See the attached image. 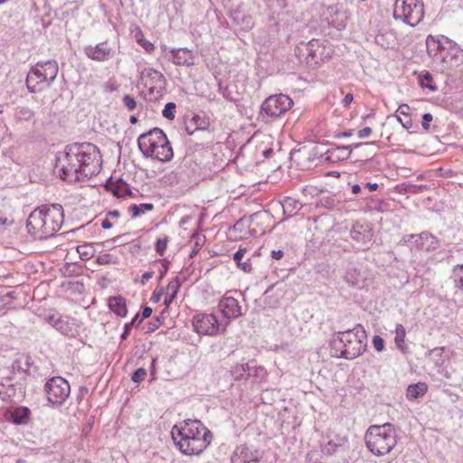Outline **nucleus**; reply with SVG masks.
<instances>
[{
  "instance_id": "63",
  "label": "nucleus",
  "mask_w": 463,
  "mask_h": 463,
  "mask_svg": "<svg viewBox=\"0 0 463 463\" xmlns=\"http://www.w3.org/2000/svg\"><path fill=\"white\" fill-rule=\"evenodd\" d=\"M101 227L105 230L110 229L112 227L111 222L109 220V218H105L101 222Z\"/></svg>"
},
{
  "instance_id": "13",
  "label": "nucleus",
  "mask_w": 463,
  "mask_h": 463,
  "mask_svg": "<svg viewBox=\"0 0 463 463\" xmlns=\"http://www.w3.org/2000/svg\"><path fill=\"white\" fill-rule=\"evenodd\" d=\"M192 323L194 331L200 335H215L219 331L218 319L213 314H197Z\"/></svg>"
},
{
  "instance_id": "42",
  "label": "nucleus",
  "mask_w": 463,
  "mask_h": 463,
  "mask_svg": "<svg viewBox=\"0 0 463 463\" xmlns=\"http://www.w3.org/2000/svg\"><path fill=\"white\" fill-rule=\"evenodd\" d=\"M168 238L165 236V238H160L156 242V250L160 255L163 256L167 248Z\"/></svg>"
},
{
  "instance_id": "30",
  "label": "nucleus",
  "mask_w": 463,
  "mask_h": 463,
  "mask_svg": "<svg viewBox=\"0 0 463 463\" xmlns=\"http://www.w3.org/2000/svg\"><path fill=\"white\" fill-rule=\"evenodd\" d=\"M427 392V383L419 382L417 383L410 384L408 386L406 396L409 400H415L425 395Z\"/></svg>"
},
{
  "instance_id": "54",
  "label": "nucleus",
  "mask_w": 463,
  "mask_h": 463,
  "mask_svg": "<svg viewBox=\"0 0 463 463\" xmlns=\"http://www.w3.org/2000/svg\"><path fill=\"white\" fill-rule=\"evenodd\" d=\"M134 326V321H130L129 323H127L124 327V332L121 335V339L125 340L129 335L131 327Z\"/></svg>"
},
{
  "instance_id": "16",
  "label": "nucleus",
  "mask_w": 463,
  "mask_h": 463,
  "mask_svg": "<svg viewBox=\"0 0 463 463\" xmlns=\"http://www.w3.org/2000/svg\"><path fill=\"white\" fill-rule=\"evenodd\" d=\"M448 67L458 66L463 61V50L452 40L445 41V47L440 57Z\"/></svg>"
},
{
  "instance_id": "51",
  "label": "nucleus",
  "mask_w": 463,
  "mask_h": 463,
  "mask_svg": "<svg viewBox=\"0 0 463 463\" xmlns=\"http://www.w3.org/2000/svg\"><path fill=\"white\" fill-rule=\"evenodd\" d=\"M411 108L407 104H402L399 106L396 113L404 116L405 118L410 117Z\"/></svg>"
},
{
  "instance_id": "45",
  "label": "nucleus",
  "mask_w": 463,
  "mask_h": 463,
  "mask_svg": "<svg viewBox=\"0 0 463 463\" xmlns=\"http://www.w3.org/2000/svg\"><path fill=\"white\" fill-rule=\"evenodd\" d=\"M146 375V370L145 368L141 367V368L137 369L133 373V374L131 376V380L134 383H138L142 382L145 379Z\"/></svg>"
},
{
  "instance_id": "24",
  "label": "nucleus",
  "mask_w": 463,
  "mask_h": 463,
  "mask_svg": "<svg viewBox=\"0 0 463 463\" xmlns=\"http://www.w3.org/2000/svg\"><path fill=\"white\" fill-rule=\"evenodd\" d=\"M57 331L68 337H76L79 335V326L74 318L61 317L58 323Z\"/></svg>"
},
{
  "instance_id": "61",
  "label": "nucleus",
  "mask_w": 463,
  "mask_h": 463,
  "mask_svg": "<svg viewBox=\"0 0 463 463\" xmlns=\"http://www.w3.org/2000/svg\"><path fill=\"white\" fill-rule=\"evenodd\" d=\"M243 225H244V220L243 219H240L238 222H236L233 225V231H239V232H242V228H243Z\"/></svg>"
},
{
  "instance_id": "25",
  "label": "nucleus",
  "mask_w": 463,
  "mask_h": 463,
  "mask_svg": "<svg viewBox=\"0 0 463 463\" xmlns=\"http://www.w3.org/2000/svg\"><path fill=\"white\" fill-rule=\"evenodd\" d=\"M356 149V160H368L376 154L377 145L376 142H361L354 146Z\"/></svg>"
},
{
  "instance_id": "41",
  "label": "nucleus",
  "mask_w": 463,
  "mask_h": 463,
  "mask_svg": "<svg viewBox=\"0 0 463 463\" xmlns=\"http://www.w3.org/2000/svg\"><path fill=\"white\" fill-rule=\"evenodd\" d=\"M175 104L173 102H168L165 104L164 109H163V116L167 119H174L175 118Z\"/></svg>"
},
{
  "instance_id": "17",
  "label": "nucleus",
  "mask_w": 463,
  "mask_h": 463,
  "mask_svg": "<svg viewBox=\"0 0 463 463\" xmlns=\"http://www.w3.org/2000/svg\"><path fill=\"white\" fill-rule=\"evenodd\" d=\"M218 307L223 317L237 318L242 315L239 301L233 297L223 296L218 304Z\"/></svg>"
},
{
  "instance_id": "47",
  "label": "nucleus",
  "mask_w": 463,
  "mask_h": 463,
  "mask_svg": "<svg viewBox=\"0 0 463 463\" xmlns=\"http://www.w3.org/2000/svg\"><path fill=\"white\" fill-rule=\"evenodd\" d=\"M373 345L377 352H382L384 349V340L380 335L373 336Z\"/></svg>"
},
{
  "instance_id": "62",
  "label": "nucleus",
  "mask_w": 463,
  "mask_h": 463,
  "mask_svg": "<svg viewBox=\"0 0 463 463\" xmlns=\"http://www.w3.org/2000/svg\"><path fill=\"white\" fill-rule=\"evenodd\" d=\"M175 296L167 293V296L165 297V308H168V307L171 305V303L173 302V300L175 299Z\"/></svg>"
},
{
  "instance_id": "14",
  "label": "nucleus",
  "mask_w": 463,
  "mask_h": 463,
  "mask_svg": "<svg viewBox=\"0 0 463 463\" xmlns=\"http://www.w3.org/2000/svg\"><path fill=\"white\" fill-rule=\"evenodd\" d=\"M324 15L328 24L339 31L346 27L350 18L349 11L340 4L327 6Z\"/></svg>"
},
{
  "instance_id": "57",
  "label": "nucleus",
  "mask_w": 463,
  "mask_h": 463,
  "mask_svg": "<svg viewBox=\"0 0 463 463\" xmlns=\"http://www.w3.org/2000/svg\"><path fill=\"white\" fill-rule=\"evenodd\" d=\"M153 276H154V272L153 271H146V272H145L142 275L141 283L143 285H145L150 279L153 278Z\"/></svg>"
},
{
  "instance_id": "26",
  "label": "nucleus",
  "mask_w": 463,
  "mask_h": 463,
  "mask_svg": "<svg viewBox=\"0 0 463 463\" xmlns=\"http://www.w3.org/2000/svg\"><path fill=\"white\" fill-rule=\"evenodd\" d=\"M345 282L352 287L362 288L366 279L364 274L355 266H350L344 277Z\"/></svg>"
},
{
  "instance_id": "23",
  "label": "nucleus",
  "mask_w": 463,
  "mask_h": 463,
  "mask_svg": "<svg viewBox=\"0 0 463 463\" xmlns=\"http://www.w3.org/2000/svg\"><path fill=\"white\" fill-rule=\"evenodd\" d=\"M169 61L178 66H191L194 64V56L193 52L187 48H177L170 50Z\"/></svg>"
},
{
  "instance_id": "40",
  "label": "nucleus",
  "mask_w": 463,
  "mask_h": 463,
  "mask_svg": "<svg viewBox=\"0 0 463 463\" xmlns=\"http://www.w3.org/2000/svg\"><path fill=\"white\" fill-rule=\"evenodd\" d=\"M432 80H433V76L429 71H426L425 73L420 75L419 78L420 85L422 88L429 89L431 91H436L438 90L437 86L430 83Z\"/></svg>"
},
{
  "instance_id": "9",
  "label": "nucleus",
  "mask_w": 463,
  "mask_h": 463,
  "mask_svg": "<svg viewBox=\"0 0 463 463\" xmlns=\"http://www.w3.org/2000/svg\"><path fill=\"white\" fill-rule=\"evenodd\" d=\"M321 452L326 456L338 458L339 463H350L351 447L349 439L345 435H335L321 448Z\"/></svg>"
},
{
  "instance_id": "15",
  "label": "nucleus",
  "mask_w": 463,
  "mask_h": 463,
  "mask_svg": "<svg viewBox=\"0 0 463 463\" xmlns=\"http://www.w3.org/2000/svg\"><path fill=\"white\" fill-rule=\"evenodd\" d=\"M350 237L357 250H365L373 240V230L369 224L356 222L350 231Z\"/></svg>"
},
{
  "instance_id": "52",
  "label": "nucleus",
  "mask_w": 463,
  "mask_h": 463,
  "mask_svg": "<svg viewBox=\"0 0 463 463\" xmlns=\"http://www.w3.org/2000/svg\"><path fill=\"white\" fill-rule=\"evenodd\" d=\"M168 261L166 260H160V268H159V279H162L163 277L166 274L168 270Z\"/></svg>"
},
{
  "instance_id": "2",
  "label": "nucleus",
  "mask_w": 463,
  "mask_h": 463,
  "mask_svg": "<svg viewBox=\"0 0 463 463\" xmlns=\"http://www.w3.org/2000/svg\"><path fill=\"white\" fill-rule=\"evenodd\" d=\"M171 435L180 452L188 456L203 452L213 439L210 430L199 420H186L180 426L175 425Z\"/></svg>"
},
{
  "instance_id": "31",
  "label": "nucleus",
  "mask_w": 463,
  "mask_h": 463,
  "mask_svg": "<svg viewBox=\"0 0 463 463\" xmlns=\"http://www.w3.org/2000/svg\"><path fill=\"white\" fill-rule=\"evenodd\" d=\"M30 413L27 407H17L11 412L10 420L15 424H25L28 422Z\"/></svg>"
},
{
  "instance_id": "8",
  "label": "nucleus",
  "mask_w": 463,
  "mask_h": 463,
  "mask_svg": "<svg viewBox=\"0 0 463 463\" xmlns=\"http://www.w3.org/2000/svg\"><path fill=\"white\" fill-rule=\"evenodd\" d=\"M393 18L414 27L424 17L423 0H395Z\"/></svg>"
},
{
  "instance_id": "36",
  "label": "nucleus",
  "mask_w": 463,
  "mask_h": 463,
  "mask_svg": "<svg viewBox=\"0 0 463 463\" xmlns=\"http://www.w3.org/2000/svg\"><path fill=\"white\" fill-rule=\"evenodd\" d=\"M135 38L137 43L141 45L146 50V52L150 53L155 50V45L145 38V35L139 27L136 29Z\"/></svg>"
},
{
  "instance_id": "49",
  "label": "nucleus",
  "mask_w": 463,
  "mask_h": 463,
  "mask_svg": "<svg viewBox=\"0 0 463 463\" xmlns=\"http://www.w3.org/2000/svg\"><path fill=\"white\" fill-rule=\"evenodd\" d=\"M397 119L399 122H401V124L402 125V127L406 129H410L412 128L413 126V122H412V119L411 117H407L404 118H402L401 116L397 115Z\"/></svg>"
},
{
  "instance_id": "21",
  "label": "nucleus",
  "mask_w": 463,
  "mask_h": 463,
  "mask_svg": "<svg viewBox=\"0 0 463 463\" xmlns=\"http://www.w3.org/2000/svg\"><path fill=\"white\" fill-rule=\"evenodd\" d=\"M352 152L351 146H332L322 155V157L324 161L337 163L349 158Z\"/></svg>"
},
{
  "instance_id": "50",
  "label": "nucleus",
  "mask_w": 463,
  "mask_h": 463,
  "mask_svg": "<svg viewBox=\"0 0 463 463\" xmlns=\"http://www.w3.org/2000/svg\"><path fill=\"white\" fill-rule=\"evenodd\" d=\"M433 117L430 113H425L422 116L421 126L425 130L430 129V123L432 121Z\"/></svg>"
},
{
  "instance_id": "28",
  "label": "nucleus",
  "mask_w": 463,
  "mask_h": 463,
  "mask_svg": "<svg viewBox=\"0 0 463 463\" xmlns=\"http://www.w3.org/2000/svg\"><path fill=\"white\" fill-rule=\"evenodd\" d=\"M109 307L110 310L113 311L118 317H124L128 313L126 301L120 296L110 298L109 299Z\"/></svg>"
},
{
  "instance_id": "59",
  "label": "nucleus",
  "mask_w": 463,
  "mask_h": 463,
  "mask_svg": "<svg viewBox=\"0 0 463 463\" xmlns=\"http://www.w3.org/2000/svg\"><path fill=\"white\" fill-rule=\"evenodd\" d=\"M378 184L376 183H365L364 184V189H367L369 192L377 190Z\"/></svg>"
},
{
  "instance_id": "6",
  "label": "nucleus",
  "mask_w": 463,
  "mask_h": 463,
  "mask_svg": "<svg viewBox=\"0 0 463 463\" xmlns=\"http://www.w3.org/2000/svg\"><path fill=\"white\" fill-rule=\"evenodd\" d=\"M365 445L369 451L377 456L389 454L397 444V434L391 423L372 425L364 435Z\"/></svg>"
},
{
  "instance_id": "35",
  "label": "nucleus",
  "mask_w": 463,
  "mask_h": 463,
  "mask_svg": "<svg viewBox=\"0 0 463 463\" xmlns=\"http://www.w3.org/2000/svg\"><path fill=\"white\" fill-rule=\"evenodd\" d=\"M451 278L455 288L463 294V264L457 265L453 268Z\"/></svg>"
},
{
  "instance_id": "64",
  "label": "nucleus",
  "mask_w": 463,
  "mask_h": 463,
  "mask_svg": "<svg viewBox=\"0 0 463 463\" xmlns=\"http://www.w3.org/2000/svg\"><path fill=\"white\" fill-rule=\"evenodd\" d=\"M351 188H352V194H358L362 193V186L358 184H353Z\"/></svg>"
},
{
  "instance_id": "4",
  "label": "nucleus",
  "mask_w": 463,
  "mask_h": 463,
  "mask_svg": "<svg viewBox=\"0 0 463 463\" xmlns=\"http://www.w3.org/2000/svg\"><path fill=\"white\" fill-rule=\"evenodd\" d=\"M366 339V331L360 324L353 329L338 332L330 343L331 355L348 360L354 359L365 351Z\"/></svg>"
},
{
  "instance_id": "1",
  "label": "nucleus",
  "mask_w": 463,
  "mask_h": 463,
  "mask_svg": "<svg viewBox=\"0 0 463 463\" xmlns=\"http://www.w3.org/2000/svg\"><path fill=\"white\" fill-rule=\"evenodd\" d=\"M61 177L69 182L84 181L97 175L102 166L101 154L91 143H73L66 146L60 159Z\"/></svg>"
},
{
  "instance_id": "20",
  "label": "nucleus",
  "mask_w": 463,
  "mask_h": 463,
  "mask_svg": "<svg viewBox=\"0 0 463 463\" xmlns=\"http://www.w3.org/2000/svg\"><path fill=\"white\" fill-rule=\"evenodd\" d=\"M261 458V453L259 449H250L246 446H241L236 449L232 456L233 463H250L259 462Z\"/></svg>"
},
{
  "instance_id": "34",
  "label": "nucleus",
  "mask_w": 463,
  "mask_h": 463,
  "mask_svg": "<svg viewBox=\"0 0 463 463\" xmlns=\"http://www.w3.org/2000/svg\"><path fill=\"white\" fill-rule=\"evenodd\" d=\"M306 51L307 52V61H315L317 62V52L321 48V43L317 39H312L307 43L305 44Z\"/></svg>"
},
{
  "instance_id": "39",
  "label": "nucleus",
  "mask_w": 463,
  "mask_h": 463,
  "mask_svg": "<svg viewBox=\"0 0 463 463\" xmlns=\"http://www.w3.org/2000/svg\"><path fill=\"white\" fill-rule=\"evenodd\" d=\"M191 125H194V128L190 130V126L187 125L186 126V131L189 135H192L194 134V132L195 130H203V129H206L207 127L209 126V123L204 120L203 118H201L199 116H194L191 122H190Z\"/></svg>"
},
{
  "instance_id": "18",
  "label": "nucleus",
  "mask_w": 463,
  "mask_h": 463,
  "mask_svg": "<svg viewBox=\"0 0 463 463\" xmlns=\"http://www.w3.org/2000/svg\"><path fill=\"white\" fill-rule=\"evenodd\" d=\"M112 49L106 42L84 47L85 55L95 61L103 62L111 57Z\"/></svg>"
},
{
  "instance_id": "27",
  "label": "nucleus",
  "mask_w": 463,
  "mask_h": 463,
  "mask_svg": "<svg viewBox=\"0 0 463 463\" xmlns=\"http://www.w3.org/2000/svg\"><path fill=\"white\" fill-rule=\"evenodd\" d=\"M108 189L110 190L117 197H127L132 195L129 185L122 179H118L117 182L108 184Z\"/></svg>"
},
{
  "instance_id": "53",
  "label": "nucleus",
  "mask_w": 463,
  "mask_h": 463,
  "mask_svg": "<svg viewBox=\"0 0 463 463\" xmlns=\"http://www.w3.org/2000/svg\"><path fill=\"white\" fill-rule=\"evenodd\" d=\"M372 132L373 129L370 127H365L357 132V136L360 138H365L369 137L372 134Z\"/></svg>"
},
{
  "instance_id": "60",
  "label": "nucleus",
  "mask_w": 463,
  "mask_h": 463,
  "mask_svg": "<svg viewBox=\"0 0 463 463\" xmlns=\"http://www.w3.org/2000/svg\"><path fill=\"white\" fill-rule=\"evenodd\" d=\"M354 99V96L351 94V93H347L344 99H343V104L345 107H347L351 104V102L353 101Z\"/></svg>"
},
{
  "instance_id": "55",
  "label": "nucleus",
  "mask_w": 463,
  "mask_h": 463,
  "mask_svg": "<svg viewBox=\"0 0 463 463\" xmlns=\"http://www.w3.org/2000/svg\"><path fill=\"white\" fill-rule=\"evenodd\" d=\"M111 256L109 254H103L98 257L97 262L99 264H108L110 262Z\"/></svg>"
},
{
  "instance_id": "32",
  "label": "nucleus",
  "mask_w": 463,
  "mask_h": 463,
  "mask_svg": "<svg viewBox=\"0 0 463 463\" xmlns=\"http://www.w3.org/2000/svg\"><path fill=\"white\" fill-rule=\"evenodd\" d=\"M405 337H406L405 327L402 324L396 325L394 343H395L396 347L402 354H406L408 352V347L405 345Z\"/></svg>"
},
{
  "instance_id": "3",
  "label": "nucleus",
  "mask_w": 463,
  "mask_h": 463,
  "mask_svg": "<svg viewBox=\"0 0 463 463\" xmlns=\"http://www.w3.org/2000/svg\"><path fill=\"white\" fill-rule=\"evenodd\" d=\"M63 221L64 213L61 204H43L30 213L26 227L35 239L44 240L59 232Z\"/></svg>"
},
{
  "instance_id": "19",
  "label": "nucleus",
  "mask_w": 463,
  "mask_h": 463,
  "mask_svg": "<svg viewBox=\"0 0 463 463\" xmlns=\"http://www.w3.org/2000/svg\"><path fill=\"white\" fill-rule=\"evenodd\" d=\"M316 156L315 149L302 147L291 154V160L301 168H310L314 165Z\"/></svg>"
},
{
  "instance_id": "43",
  "label": "nucleus",
  "mask_w": 463,
  "mask_h": 463,
  "mask_svg": "<svg viewBox=\"0 0 463 463\" xmlns=\"http://www.w3.org/2000/svg\"><path fill=\"white\" fill-rule=\"evenodd\" d=\"M122 101H123L124 106L129 111H133L137 108V104L136 99L128 94L124 95Z\"/></svg>"
},
{
  "instance_id": "58",
  "label": "nucleus",
  "mask_w": 463,
  "mask_h": 463,
  "mask_svg": "<svg viewBox=\"0 0 463 463\" xmlns=\"http://www.w3.org/2000/svg\"><path fill=\"white\" fill-rule=\"evenodd\" d=\"M271 257L274 259V260H280L283 258L284 256V252L281 250H273L270 253Z\"/></svg>"
},
{
  "instance_id": "44",
  "label": "nucleus",
  "mask_w": 463,
  "mask_h": 463,
  "mask_svg": "<svg viewBox=\"0 0 463 463\" xmlns=\"http://www.w3.org/2000/svg\"><path fill=\"white\" fill-rule=\"evenodd\" d=\"M62 316L58 313L49 314L45 317V321L49 323L52 326H53L56 330L58 327V323L61 321Z\"/></svg>"
},
{
  "instance_id": "38",
  "label": "nucleus",
  "mask_w": 463,
  "mask_h": 463,
  "mask_svg": "<svg viewBox=\"0 0 463 463\" xmlns=\"http://www.w3.org/2000/svg\"><path fill=\"white\" fill-rule=\"evenodd\" d=\"M34 116V112L28 107L20 106L15 109L14 118L20 121H28Z\"/></svg>"
},
{
  "instance_id": "29",
  "label": "nucleus",
  "mask_w": 463,
  "mask_h": 463,
  "mask_svg": "<svg viewBox=\"0 0 463 463\" xmlns=\"http://www.w3.org/2000/svg\"><path fill=\"white\" fill-rule=\"evenodd\" d=\"M447 348L442 347H435L429 351L428 355L430 356L431 362L437 367H442L445 362L448 360V356L446 354Z\"/></svg>"
},
{
  "instance_id": "5",
  "label": "nucleus",
  "mask_w": 463,
  "mask_h": 463,
  "mask_svg": "<svg viewBox=\"0 0 463 463\" xmlns=\"http://www.w3.org/2000/svg\"><path fill=\"white\" fill-rule=\"evenodd\" d=\"M137 145L145 157L168 162L174 156V151L166 135L158 128L140 135Z\"/></svg>"
},
{
  "instance_id": "7",
  "label": "nucleus",
  "mask_w": 463,
  "mask_h": 463,
  "mask_svg": "<svg viewBox=\"0 0 463 463\" xmlns=\"http://www.w3.org/2000/svg\"><path fill=\"white\" fill-rule=\"evenodd\" d=\"M59 71L55 60L39 61L33 66L26 78V87L31 93H36L51 86Z\"/></svg>"
},
{
  "instance_id": "46",
  "label": "nucleus",
  "mask_w": 463,
  "mask_h": 463,
  "mask_svg": "<svg viewBox=\"0 0 463 463\" xmlns=\"http://www.w3.org/2000/svg\"><path fill=\"white\" fill-rule=\"evenodd\" d=\"M180 283L178 278L176 277L174 280L170 281L167 286V293L176 297V294L179 290Z\"/></svg>"
},
{
  "instance_id": "48",
  "label": "nucleus",
  "mask_w": 463,
  "mask_h": 463,
  "mask_svg": "<svg viewBox=\"0 0 463 463\" xmlns=\"http://www.w3.org/2000/svg\"><path fill=\"white\" fill-rule=\"evenodd\" d=\"M298 203L295 200H293L292 198H286L284 200V203H282V206L284 208V210L286 211L287 209H290L292 208V210L294 209H298Z\"/></svg>"
},
{
  "instance_id": "12",
  "label": "nucleus",
  "mask_w": 463,
  "mask_h": 463,
  "mask_svg": "<svg viewBox=\"0 0 463 463\" xmlns=\"http://www.w3.org/2000/svg\"><path fill=\"white\" fill-rule=\"evenodd\" d=\"M399 244L408 246L411 250H430L436 248L437 241L432 234L424 232L420 234L404 235Z\"/></svg>"
},
{
  "instance_id": "37",
  "label": "nucleus",
  "mask_w": 463,
  "mask_h": 463,
  "mask_svg": "<svg viewBox=\"0 0 463 463\" xmlns=\"http://www.w3.org/2000/svg\"><path fill=\"white\" fill-rule=\"evenodd\" d=\"M153 209H154L153 203L132 204L128 208L133 218H137V217L144 214L146 212L152 211Z\"/></svg>"
},
{
  "instance_id": "10",
  "label": "nucleus",
  "mask_w": 463,
  "mask_h": 463,
  "mask_svg": "<svg viewBox=\"0 0 463 463\" xmlns=\"http://www.w3.org/2000/svg\"><path fill=\"white\" fill-rule=\"evenodd\" d=\"M44 390L48 402L53 405H62L71 393L70 383L61 376L49 379L44 385Z\"/></svg>"
},
{
  "instance_id": "33",
  "label": "nucleus",
  "mask_w": 463,
  "mask_h": 463,
  "mask_svg": "<svg viewBox=\"0 0 463 463\" xmlns=\"http://www.w3.org/2000/svg\"><path fill=\"white\" fill-rule=\"evenodd\" d=\"M247 252V249L240 248L233 255V260L235 261L237 267L244 272H250L252 270L251 263L248 259L246 261H242L243 257Z\"/></svg>"
},
{
  "instance_id": "22",
  "label": "nucleus",
  "mask_w": 463,
  "mask_h": 463,
  "mask_svg": "<svg viewBox=\"0 0 463 463\" xmlns=\"http://www.w3.org/2000/svg\"><path fill=\"white\" fill-rule=\"evenodd\" d=\"M447 40L448 37L444 35H428L426 39V48L428 54L434 58L440 59L445 47V41Z\"/></svg>"
},
{
  "instance_id": "11",
  "label": "nucleus",
  "mask_w": 463,
  "mask_h": 463,
  "mask_svg": "<svg viewBox=\"0 0 463 463\" xmlns=\"http://www.w3.org/2000/svg\"><path fill=\"white\" fill-rule=\"evenodd\" d=\"M293 105L292 99L284 94L271 95L261 105V110L271 118L286 113Z\"/></svg>"
},
{
  "instance_id": "56",
  "label": "nucleus",
  "mask_w": 463,
  "mask_h": 463,
  "mask_svg": "<svg viewBox=\"0 0 463 463\" xmlns=\"http://www.w3.org/2000/svg\"><path fill=\"white\" fill-rule=\"evenodd\" d=\"M152 314V308L149 307H144L143 311H142V317L138 320V324H140L144 318H147L151 316Z\"/></svg>"
}]
</instances>
